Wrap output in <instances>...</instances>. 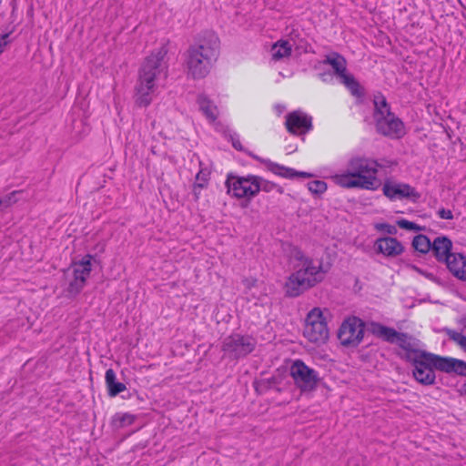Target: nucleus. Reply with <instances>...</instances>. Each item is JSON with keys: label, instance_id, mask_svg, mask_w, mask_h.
<instances>
[{"label": "nucleus", "instance_id": "f257e3e1", "mask_svg": "<svg viewBox=\"0 0 466 466\" xmlns=\"http://www.w3.org/2000/svg\"><path fill=\"white\" fill-rule=\"evenodd\" d=\"M168 43L153 50L142 63L138 70V78L135 86V104L139 107H147L152 102V94L156 90V80L163 74L167 76V62L165 60L169 49Z\"/></svg>", "mask_w": 466, "mask_h": 466}, {"label": "nucleus", "instance_id": "f03ea898", "mask_svg": "<svg viewBox=\"0 0 466 466\" xmlns=\"http://www.w3.org/2000/svg\"><path fill=\"white\" fill-rule=\"evenodd\" d=\"M219 38L213 31H205L196 45H191L184 56L187 77L194 80L205 78L210 72L213 61L219 53Z\"/></svg>", "mask_w": 466, "mask_h": 466}, {"label": "nucleus", "instance_id": "7ed1b4c3", "mask_svg": "<svg viewBox=\"0 0 466 466\" xmlns=\"http://www.w3.org/2000/svg\"><path fill=\"white\" fill-rule=\"evenodd\" d=\"M414 380L422 386H432L436 383V370L460 377H466V361L432 352L422 353L410 362Z\"/></svg>", "mask_w": 466, "mask_h": 466}, {"label": "nucleus", "instance_id": "20e7f679", "mask_svg": "<svg viewBox=\"0 0 466 466\" xmlns=\"http://www.w3.org/2000/svg\"><path fill=\"white\" fill-rule=\"evenodd\" d=\"M368 331L388 343L398 345L399 350H396L395 354L408 363L421 356L422 353L428 352L425 350L415 348L411 343L413 338L408 333L399 332L394 328L385 326L380 322L371 321Z\"/></svg>", "mask_w": 466, "mask_h": 466}, {"label": "nucleus", "instance_id": "39448f33", "mask_svg": "<svg viewBox=\"0 0 466 466\" xmlns=\"http://www.w3.org/2000/svg\"><path fill=\"white\" fill-rule=\"evenodd\" d=\"M303 335L315 344H324L329 339L327 320L319 308H314L307 314Z\"/></svg>", "mask_w": 466, "mask_h": 466}, {"label": "nucleus", "instance_id": "423d86ee", "mask_svg": "<svg viewBox=\"0 0 466 466\" xmlns=\"http://www.w3.org/2000/svg\"><path fill=\"white\" fill-rule=\"evenodd\" d=\"M365 327V321L357 316L346 318L337 332L340 344L347 348H357L364 339Z\"/></svg>", "mask_w": 466, "mask_h": 466}, {"label": "nucleus", "instance_id": "0eeeda50", "mask_svg": "<svg viewBox=\"0 0 466 466\" xmlns=\"http://www.w3.org/2000/svg\"><path fill=\"white\" fill-rule=\"evenodd\" d=\"M257 340L252 336L233 333L226 337L221 350L233 360L247 357L256 348Z\"/></svg>", "mask_w": 466, "mask_h": 466}, {"label": "nucleus", "instance_id": "6e6552de", "mask_svg": "<svg viewBox=\"0 0 466 466\" xmlns=\"http://www.w3.org/2000/svg\"><path fill=\"white\" fill-rule=\"evenodd\" d=\"M289 374L294 384L301 392L315 390L320 380L318 371L307 366L302 360H296L290 366Z\"/></svg>", "mask_w": 466, "mask_h": 466}, {"label": "nucleus", "instance_id": "1a4fd4ad", "mask_svg": "<svg viewBox=\"0 0 466 466\" xmlns=\"http://www.w3.org/2000/svg\"><path fill=\"white\" fill-rule=\"evenodd\" d=\"M376 131L390 138L399 139L405 136L406 130L403 121L393 112L374 116Z\"/></svg>", "mask_w": 466, "mask_h": 466}, {"label": "nucleus", "instance_id": "9d476101", "mask_svg": "<svg viewBox=\"0 0 466 466\" xmlns=\"http://www.w3.org/2000/svg\"><path fill=\"white\" fill-rule=\"evenodd\" d=\"M382 192L391 201L407 198L417 202L420 198V194L414 187L407 183L394 182L390 179L385 180L382 186Z\"/></svg>", "mask_w": 466, "mask_h": 466}, {"label": "nucleus", "instance_id": "9b49d317", "mask_svg": "<svg viewBox=\"0 0 466 466\" xmlns=\"http://www.w3.org/2000/svg\"><path fill=\"white\" fill-rule=\"evenodd\" d=\"M285 126L293 136L305 135L312 128V117L302 111L295 110L286 116Z\"/></svg>", "mask_w": 466, "mask_h": 466}, {"label": "nucleus", "instance_id": "f8f14e48", "mask_svg": "<svg viewBox=\"0 0 466 466\" xmlns=\"http://www.w3.org/2000/svg\"><path fill=\"white\" fill-rule=\"evenodd\" d=\"M374 249L386 258H396L405 251V247L394 237H381L375 240Z\"/></svg>", "mask_w": 466, "mask_h": 466}, {"label": "nucleus", "instance_id": "ddd939ff", "mask_svg": "<svg viewBox=\"0 0 466 466\" xmlns=\"http://www.w3.org/2000/svg\"><path fill=\"white\" fill-rule=\"evenodd\" d=\"M378 167L380 165L377 160L361 157H351L348 163V170L357 179L368 173L377 174Z\"/></svg>", "mask_w": 466, "mask_h": 466}, {"label": "nucleus", "instance_id": "4468645a", "mask_svg": "<svg viewBox=\"0 0 466 466\" xmlns=\"http://www.w3.org/2000/svg\"><path fill=\"white\" fill-rule=\"evenodd\" d=\"M308 279L303 276L302 270L292 273L285 283V294L289 298H296L305 290L311 289L308 287Z\"/></svg>", "mask_w": 466, "mask_h": 466}, {"label": "nucleus", "instance_id": "2eb2a0df", "mask_svg": "<svg viewBox=\"0 0 466 466\" xmlns=\"http://www.w3.org/2000/svg\"><path fill=\"white\" fill-rule=\"evenodd\" d=\"M92 260L96 261L95 256L86 254L80 260L73 261L70 267L65 270V274L68 275L69 272L72 271V276L77 277L86 282L92 271Z\"/></svg>", "mask_w": 466, "mask_h": 466}, {"label": "nucleus", "instance_id": "dca6fc26", "mask_svg": "<svg viewBox=\"0 0 466 466\" xmlns=\"http://www.w3.org/2000/svg\"><path fill=\"white\" fill-rule=\"evenodd\" d=\"M299 270H302L303 276L308 279V287H315L322 282L328 272V269L323 268L321 262L318 266H315L312 258L309 259Z\"/></svg>", "mask_w": 466, "mask_h": 466}, {"label": "nucleus", "instance_id": "f3484780", "mask_svg": "<svg viewBox=\"0 0 466 466\" xmlns=\"http://www.w3.org/2000/svg\"><path fill=\"white\" fill-rule=\"evenodd\" d=\"M449 271L458 279L466 281V256L461 253H452L445 259Z\"/></svg>", "mask_w": 466, "mask_h": 466}, {"label": "nucleus", "instance_id": "a211bd4d", "mask_svg": "<svg viewBox=\"0 0 466 466\" xmlns=\"http://www.w3.org/2000/svg\"><path fill=\"white\" fill-rule=\"evenodd\" d=\"M432 251L436 260L438 262H444L445 259H448V257L451 255L452 250V241L447 236H440L434 238L431 242Z\"/></svg>", "mask_w": 466, "mask_h": 466}, {"label": "nucleus", "instance_id": "6ab92c4d", "mask_svg": "<svg viewBox=\"0 0 466 466\" xmlns=\"http://www.w3.org/2000/svg\"><path fill=\"white\" fill-rule=\"evenodd\" d=\"M318 65H329L333 74L340 80L347 73V60L338 52H332L325 56V59L319 61Z\"/></svg>", "mask_w": 466, "mask_h": 466}, {"label": "nucleus", "instance_id": "aec40b11", "mask_svg": "<svg viewBox=\"0 0 466 466\" xmlns=\"http://www.w3.org/2000/svg\"><path fill=\"white\" fill-rule=\"evenodd\" d=\"M197 104L198 105L199 110L207 119L210 122L217 120L218 116V107L206 94L198 95Z\"/></svg>", "mask_w": 466, "mask_h": 466}, {"label": "nucleus", "instance_id": "412c9836", "mask_svg": "<svg viewBox=\"0 0 466 466\" xmlns=\"http://www.w3.org/2000/svg\"><path fill=\"white\" fill-rule=\"evenodd\" d=\"M247 184L243 185L241 193L235 194L236 198H253L260 191L258 181L261 180V177L256 175L247 176Z\"/></svg>", "mask_w": 466, "mask_h": 466}, {"label": "nucleus", "instance_id": "4be33fe9", "mask_svg": "<svg viewBox=\"0 0 466 466\" xmlns=\"http://www.w3.org/2000/svg\"><path fill=\"white\" fill-rule=\"evenodd\" d=\"M282 381L283 378L281 375H272L268 379L255 380L253 381V388L258 395H262L273 389V387L279 386Z\"/></svg>", "mask_w": 466, "mask_h": 466}, {"label": "nucleus", "instance_id": "5701e85b", "mask_svg": "<svg viewBox=\"0 0 466 466\" xmlns=\"http://www.w3.org/2000/svg\"><path fill=\"white\" fill-rule=\"evenodd\" d=\"M105 381L110 397H116L127 389L124 383L116 380V375L113 369L106 370Z\"/></svg>", "mask_w": 466, "mask_h": 466}, {"label": "nucleus", "instance_id": "b1692460", "mask_svg": "<svg viewBox=\"0 0 466 466\" xmlns=\"http://www.w3.org/2000/svg\"><path fill=\"white\" fill-rule=\"evenodd\" d=\"M289 35L293 42L292 46H294L295 51H297L299 55L315 53L311 44L306 38L301 37L299 31L293 29Z\"/></svg>", "mask_w": 466, "mask_h": 466}, {"label": "nucleus", "instance_id": "393cba45", "mask_svg": "<svg viewBox=\"0 0 466 466\" xmlns=\"http://www.w3.org/2000/svg\"><path fill=\"white\" fill-rule=\"evenodd\" d=\"M339 82L349 89V91L353 96L357 98H362L365 96L364 87L360 84V82L355 78V76L352 74L348 72L339 80Z\"/></svg>", "mask_w": 466, "mask_h": 466}, {"label": "nucleus", "instance_id": "a878e982", "mask_svg": "<svg viewBox=\"0 0 466 466\" xmlns=\"http://www.w3.org/2000/svg\"><path fill=\"white\" fill-rule=\"evenodd\" d=\"M431 242L430 238L424 234L416 235L411 241V247L416 256L421 257L427 255L431 251V248H432Z\"/></svg>", "mask_w": 466, "mask_h": 466}, {"label": "nucleus", "instance_id": "bb28decb", "mask_svg": "<svg viewBox=\"0 0 466 466\" xmlns=\"http://www.w3.org/2000/svg\"><path fill=\"white\" fill-rule=\"evenodd\" d=\"M247 176L241 177L233 173L228 174L225 181L227 193L235 198V194L241 193L242 187L247 184Z\"/></svg>", "mask_w": 466, "mask_h": 466}, {"label": "nucleus", "instance_id": "cd10ccee", "mask_svg": "<svg viewBox=\"0 0 466 466\" xmlns=\"http://www.w3.org/2000/svg\"><path fill=\"white\" fill-rule=\"evenodd\" d=\"M291 52L292 45L288 40L279 39L271 47L272 59L275 61L290 56Z\"/></svg>", "mask_w": 466, "mask_h": 466}, {"label": "nucleus", "instance_id": "c85d7f7f", "mask_svg": "<svg viewBox=\"0 0 466 466\" xmlns=\"http://www.w3.org/2000/svg\"><path fill=\"white\" fill-rule=\"evenodd\" d=\"M135 420L136 416L131 413L117 412L112 417L110 424L113 429L119 430L132 425Z\"/></svg>", "mask_w": 466, "mask_h": 466}, {"label": "nucleus", "instance_id": "c756f323", "mask_svg": "<svg viewBox=\"0 0 466 466\" xmlns=\"http://www.w3.org/2000/svg\"><path fill=\"white\" fill-rule=\"evenodd\" d=\"M331 179L336 185L344 188H356L358 181L348 169L345 173L332 176Z\"/></svg>", "mask_w": 466, "mask_h": 466}, {"label": "nucleus", "instance_id": "7c9ffc66", "mask_svg": "<svg viewBox=\"0 0 466 466\" xmlns=\"http://www.w3.org/2000/svg\"><path fill=\"white\" fill-rule=\"evenodd\" d=\"M376 175L377 174L368 173L363 177H360L356 187L373 191L377 190L380 183Z\"/></svg>", "mask_w": 466, "mask_h": 466}, {"label": "nucleus", "instance_id": "2f4dec72", "mask_svg": "<svg viewBox=\"0 0 466 466\" xmlns=\"http://www.w3.org/2000/svg\"><path fill=\"white\" fill-rule=\"evenodd\" d=\"M86 282L78 279L77 277L72 276V279L69 281L65 292L66 296L69 299H74L81 293L84 289Z\"/></svg>", "mask_w": 466, "mask_h": 466}, {"label": "nucleus", "instance_id": "473e14b6", "mask_svg": "<svg viewBox=\"0 0 466 466\" xmlns=\"http://www.w3.org/2000/svg\"><path fill=\"white\" fill-rule=\"evenodd\" d=\"M373 105V117L381 116L382 114H388V111H391L390 104L388 103L384 95H382L380 92H379L378 95L374 96Z\"/></svg>", "mask_w": 466, "mask_h": 466}, {"label": "nucleus", "instance_id": "72a5a7b5", "mask_svg": "<svg viewBox=\"0 0 466 466\" xmlns=\"http://www.w3.org/2000/svg\"><path fill=\"white\" fill-rule=\"evenodd\" d=\"M268 170L270 171L271 173H273L279 177H284V178H289V179L293 178L294 168L282 166V165L275 163L273 161L268 163Z\"/></svg>", "mask_w": 466, "mask_h": 466}, {"label": "nucleus", "instance_id": "f704fd0d", "mask_svg": "<svg viewBox=\"0 0 466 466\" xmlns=\"http://www.w3.org/2000/svg\"><path fill=\"white\" fill-rule=\"evenodd\" d=\"M443 331L448 336L449 339L455 342L460 348L466 352V336L454 329L444 328Z\"/></svg>", "mask_w": 466, "mask_h": 466}, {"label": "nucleus", "instance_id": "c9c22d12", "mask_svg": "<svg viewBox=\"0 0 466 466\" xmlns=\"http://www.w3.org/2000/svg\"><path fill=\"white\" fill-rule=\"evenodd\" d=\"M309 191L315 195L319 197L328 189V185L323 180H313L307 184Z\"/></svg>", "mask_w": 466, "mask_h": 466}, {"label": "nucleus", "instance_id": "e433bc0d", "mask_svg": "<svg viewBox=\"0 0 466 466\" xmlns=\"http://www.w3.org/2000/svg\"><path fill=\"white\" fill-rule=\"evenodd\" d=\"M406 266L407 268H410L411 270L417 272L418 274L425 277L426 279H428L429 280L438 284V285H443V282L441 281V279L435 276L433 273L431 272H428L427 270H424L420 268H419L418 266L414 265V264H411V263H406Z\"/></svg>", "mask_w": 466, "mask_h": 466}, {"label": "nucleus", "instance_id": "4c0bfd02", "mask_svg": "<svg viewBox=\"0 0 466 466\" xmlns=\"http://www.w3.org/2000/svg\"><path fill=\"white\" fill-rule=\"evenodd\" d=\"M396 225L401 229H405L408 231L420 232L425 230V227L420 226L419 224L405 218L398 219L396 221Z\"/></svg>", "mask_w": 466, "mask_h": 466}, {"label": "nucleus", "instance_id": "58836bf2", "mask_svg": "<svg viewBox=\"0 0 466 466\" xmlns=\"http://www.w3.org/2000/svg\"><path fill=\"white\" fill-rule=\"evenodd\" d=\"M210 175V170L207 167H205L202 160H199V170L195 177V181H198L199 183H203L206 186H208Z\"/></svg>", "mask_w": 466, "mask_h": 466}, {"label": "nucleus", "instance_id": "ea45409f", "mask_svg": "<svg viewBox=\"0 0 466 466\" xmlns=\"http://www.w3.org/2000/svg\"><path fill=\"white\" fill-rule=\"evenodd\" d=\"M224 137L231 142L232 147L236 150L240 152H247V150L243 147L242 144L240 143L238 134L231 133L230 130H226L224 131Z\"/></svg>", "mask_w": 466, "mask_h": 466}, {"label": "nucleus", "instance_id": "a19ab883", "mask_svg": "<svg viewBox=\"0 0 466 466\" xmlns=\"http://www.w3.org/2000/svg\"><path fill=\"white\" fill-rule=\"evenodd\" d=\"M375 229L378 231L388 234V237L395 236L398 232L396 226L383 222V223H376L374 225Z\"/></svg>", "mask_w": 466, "mask_h": 466}, {"label": "nucleus", "instance_id": "79ce46f5", "mask_svg": "<svg viewBox=\"0 0 466 466\" xmlns=\"http://www.w3.org/2000/svg\"><path fill=\"white\" fill-rule=\"evenodd\" d=\"M290 254H291V257L297 260V261H300L302 262V266L308 262L309 259H310L311 258L310 257H308L304 254L303 250L297 247V246H294L291 250H290Z\"/></svg>", "mask_w": 466, "mask_h": 466}, {"label": "nucleus", "instance_id": "37998d69", "mask_svg": "<svg viewBox=\"0 0 466 466\" xmlns=\"http://www.w3.org/2000/svg\"><path fill=\"white\" fill-rule=\"evenodd\" d=\"M207 187H208V186H206L203 183H199L198 181H195L193 183V185H192V194L194 196V200L196 202H198V199L200 198L202 189L207 188Z\"/></svg>", "mask_w": 466, "mask_h": 466}, {"label": "nucleus", "instance_id": "c03bdc74", "mask_svg": "<svg viewBox=\"0 0 466 466\" xmlns=\"http://www.w3.org/2000/svg\"><path fill=\"white\" fill-rule=\"evenodd\" d=\"M258 185L259 186L260 190L265 191V192H270V191L274 190L275 187H277L276 183L267 180V179H264L262 177H261V180L258 181Z\"/></svg>", "mask_w": 466, "mask_h": 466}, {"label": "nucleus", "instance_id": "a18cd8bd", "mask_svg": "<svg viewBox=\"0 0 466 466\" xmlns=\"http://www.w3.org/2000/svg\"><path fill=\"white\" fill-rule=\"evenodd\" d=\"M319 78L325 83H331L333 81L334 76H336L333 72L329 69H326L318 75Z\"/></svg>", "mask_w": 466, "mask_h": 466}, {"label": "nucleus", "instance_id": "49530a36", "mask_svg": "<svg viewBox=\"0 0 466 466\" xmlns=\"http://www.w3.org/2000/svg\"><path fill=\"white\" fill-rule=\"evenodd\" d=\"M22 191H18V190H15L7 195H5V197H3L5 202V207H10L11 205L15 204L17 202V198H15L16 194H20Z\"/></svg>", "mask_w": 466, "mask_h": 466}, {"label": "nucleus", "instance_id": "de8ad7c7", "mask_svg": "<svg viewBox=\"0 0 466 466\" xmlns=\"http://www.w3.org/2000/svg\"><path fill=\"white\" fill-rule=\"evenodd\" d=\"M438 216L442 219L451 220L453 219V214L451 210L441 208L437 212Z\"/></svg>", "mask_w": 466, "mask_h": 466}, {"label": "nucleus", "instance_id": "09e8293b", "mask_svg": "<svg viewBox=\"0 0 466 466\" xmlns=\"http://www.w3.org/2000/svg\"><path fill=\"white\" fill-rule=\"evenodd\" d=\"M12 33H13V30H11L10 32L2 34L0 35V55L3 53L4 47L9 44L10 41H8L7 38L9 37V35Z\"/></svg>", "mask_w": 466, "mask_h": 466}, {"label": "nucleus", "instance_id": "8fccbe9b", "mask_svg": "<svg viewBox=\"0 0 466 466\" xmlns=\"http://www.w3.org/2000/svg\"><path fill=\"white\" fill-rule=\"evenodd\" d=\"M258 279L255 278H245L242 283L247 290H250L257 285Z\"/></svg>", "mask_w": 466, "mask_h": 466}, {"label": "nucleus", "instance_id": "3c124183", "mask_svg": "<svg viewBox=\"0 0 466 466\" xmlns=\"http://www.w3.org/2000/svg\"><path fill=\"white\" fill-rule=\"evenodd\" d=\"M249 157H251L253 159L258 161L259 163L263 164L266 166L267 169H268V163L271 162V160L269 159H266V158H262L257 155H255L254 153L252 152H249V151H247L246 152Z\"/></svg>", "mask_w": 466, "mask_h": 466}, {"label": "nucleus", "instance_id": "603ef678", "mask_svg": "<svg viewBox=\"0 0 466 466\" xmlns=\"http://www.w3.org/2000/svg\"><path fill=\"white\" fill-rule=\"evenodd\" d=\"M314 175L312 173L305 172V171H297L294 169L293 173V178L295 177H303V178H309L313 177Z\"/></svg>", "mask_w": 466, "mask_h": 466}, {"label": "nucleus", "instance_id": "864d4df0", "mask_svg": "<svg viewBox=\"0 0 466 466\" xmlns=\"http://www.w3.org/2000/svg\"><path fill=\"white\" fill-rule=\"evenodd\" d=\"M243 199L244 200L240 203V207L242 208H247L249 206L252 198H243Z\"/></svg>", "mask_w": 466, "mask_h": 466}, {"label": "nucleus", "instance_id": "5fc2aeb1", "mask_svg": "<svg viewBox=\"0 0 466 466\" xmlns=\"http://www.w3.org/2000/svg\"><path fill=\"white\" fill-rule=\"evenodd\" d=\"M460 396H466V382H464L460 389H458Z\"/></svg>", "mask_w": 466, "mask_h": 466}, {"label": "nucleus", "instance_id": "6e6d98bb", "mask_svg": "<svg viewBox=\"0 0 466 466\" xmlns=\"http://www.w3.org/2000/svg\"><path fill=\"white\" fill-rule=\"evenodd\" d=\"M11 5H12L11 16L14 17L15 15V10H16V2H15V0H12Z\"/></svg>", "mask_w": 466, "mask_h": 466}, {"label": "nucleus", "instance_id": "4d7b16f0", "mask_svg": "<svg viewBox=\"0 0 466 466\" xmlns=\"http://www.w3.org/2000/svg\"><path fill=\"white\" fill-rule=\"evenodd\" d=\"M274 189H276L277 192L279 193V194H283L284 193V188L281 186L278 185V184H277V187H275Z\"/></svg>", "mask_w": 466, "mask_h": 466}, {"label": "nucleus", "instance_id": "13d9d810", "mask_svg": "<svg viewBox=\"0 0 466 466\" xmlns=\"http://www.w3.org/2000/svg\"><path fill=\"white\" fill-rule=\"evenodd\" d=\"M5 202L3 198H0V209L5 208Z\"/></svg>", "mask_w": 466, "mask_h": 466}, {"label": "nucleus", "instance_id": "bf43d9fd", "mask_svg": "<svg viewBox=\"0 0 466 466\" xmlns=\"http://www.w3.org/2000/svg\"><path fill=\"white\" fill-rule=\"evenodd\" d=\"M276 108L278 109L279 114L285 110V106L280 105H277Z\"/></svg>", "mask_w": 466, "mask_h": 466}, {"label": "nucleus", "instance_id": "052dcab7", "mask_svg": "<svg viewBox=\"0 0 466 466\" xmlns=\"http://www.w3.org/2000/svg\"><path fill=\"white\" fill-rule=\"evenodd\" d=\"M460 322L466 329V316L461 318Z\"/></svg>", "mask_w": 466, "mask_h": 466}, {"label": "nucleus", "instance_id": "680f3d73", "mask_svg": "<svg viewBox=\"0 0 466 466\" xmlns=\"http://www.w3.org/2000/svg\"><path fill=\"white\" fill-rule=\"evenodd\" d=\"M272 390H276L277 392H281V390H282V389L279 386L273 387Z\"/></svg>", "mask_w": 466, "mask_h": 466}, {"label": "nucleus", "instance_id": "e2e57ef3", "mask_svg": "<svg viewBox=\"0 0 466 466\" xmlns=\"http://www.w3.org/2000/svg\"><path fill=\"white\" fill-rule=\"evenodd\" d=\"M137 400H144V398H143V397H141V396H140L139 394H137Z\"/></svg>", "mask_w": 466, "mask_h": 466}, {"label": "nucleus", "instance_id": "0e129e2a", "mask_svg": "<svg viewBox=\"0 0 466 466\" xmlns=\"http://www.w3.org/2000/svg\"><path fill=\"white\" fill-rule=\"evenodd\" d=\"M457 140L462 144L461 137H458Z\"/></svg>", "mask_w": 466, "mask_h": 466}]
</instances>
